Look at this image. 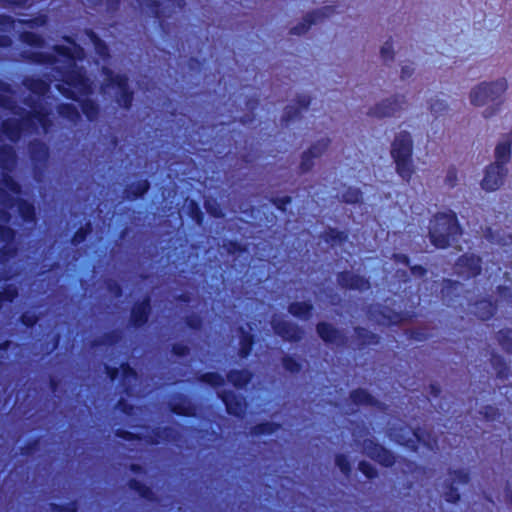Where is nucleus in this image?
I'll list each match as a JSON object with an SVG mask.
<instances>
[{
  "label": "nucleus",
  "mask_w": 512,
  "mask_h": 512,
  "mask_svg": "<svg viewBox=\"0 0 512 512\" xmlns=\"http://www.w3.org/2000/svg\"><path fill=\"white\" fill-rule=\"evenodd\" d=\"M462 233V227L455 212H437L431 219L428 236L434 247L447 249L452 242L458 241Z\"/></svg>",
  "instance_id": "f257e3e1"
},
{
  "label": "nucleus",
  "mask_w": 512,
  "mask_h": 512,
  "mask_svg": "<svg viewBox=\"0 0 512 512\" xmlns=\"http://www.w3.org/2000/svg\"><path fill=\"white\" fill-rule=\"evenodd\" d=\"M507 81L505 78L492 82H482L470 92V101L474 106H484L491 103V106L483 112L485 118H490L496 114L502 104V96L507 90Z\"/></svg>",
  "instance_id": "f03ea898"
},
{
  "label": "nucleus",
  "mask_w": 512,
  "mask_h": 512,
  "mask_svg": "<svg viewBox=\"0 0 512 512\" xmlns=\"http://www.w3.org/2000/svg\"><path fill=\"white\" fill-rule=\"evenodd\" d=\"M413 140L409 132L401 131L391 145V156L395 162L397 174L409 182L414 174Z\"/></svg>",
  "instance_id": "7ed1b4c3"
},
{
  "label": "nucleus",
  "mask_w": 512,
  "mask_h": 512,
  "mask_svg": "<svg viewBox=\"0 0 512 512\" xmlns=\"http://www.w3.org/2000/svg\"><path fill=\"white\" fill-rule=\"evenodd\" d=\"M114 435L128 442L145 440V442L150 445H158L162 441L172 442L180 438L178 431L171 426L155 427L152 429L151 434L147 436L123 428H117L114 431Z\"/></svg>",
  "instance_id": "20e7f679"
},
{
  "label": "nucleus",
  "mask_w": 512,
  "mask_h": 512,
  "mask_svg": "<svg viewBox=\"0 0 512 512\" xmlns=\"http://www.w3.org/2000/svg\"><path fill=\"white\" fill-rule=\"evenodd\" d=\"M24 103L30 107L23 117L29 132H36L41 128L44 133H48L53 126L51 111L32 98H26Z\"/></svg>",
  "instance_id": "39448f33"
},
{
  "label": "nucleus",
  "mask_w": 512,
  "mask_h": 512,
  "mask_svg": "<svg viewBox=\"0 0 512 512\" xmlns=\"http://www.w3.org/2000/svg\"><path fill=\"white\" fill-rule=\"evenodd\" d=\"M62 82L68 86L67 89L73 90L78 96H90L93 94V83L87 76L83 67L72 65L62 72ZM66 89L60 85L57 88Z\"/></svg>",
  "instance_id": "423d86ee"
},
{
  "label": "nucleus",
  "mask_w": 512,
  "mask_h": 512,
  "mask_svg": "<svg viewBox=\"0 0 512 512\" xmlns=\"http://www.w3.org/2000/svg\"><path fill=\"white\" fill-rule=\"evenodd\" d=\"M105 74L108 76L109 85L117 89L115 101L119 107L124 110H130L134 102V91L129 85V78L125 74H114L107 69Z\"/></svg>",
  "instance_id": "0eeeda50"
},
{
  "label": "nucleus",
  "mask_w": 512,
  "mask_h": 512,
  "mask_svg": "<svg viewBox=\"0 0 512 512\" xmlns=\"http://www.w3.org/2000/svg\"><path fill=\"white\" fill-rule=\"evenodd\" d=\"M0 204L6 208H13L16 205L17 212L23 222H36L37 213L34 204L23 198H14L2 188H0Z\"/></svg>",
  "instance_id": "6e6552de"
},
{
  "label": "nucleus",
  "mask_w": 512,
  "mask_h": 512,
  "mask_svg": "<svg viewBox=\"0 0 512 512\" xmlns=\"http://www.w3.org/2000/svg\"><path fill=\"white\" fill-rule=\"evenodd\" d=\"M362 446L366 455L373 461L377 462L380 466L391 468L395 465L397 457L394 452L376 440L366 438L363 440Z\"/></svg>",
  "instance_id": "1a4fd4ad"
},
{
  "label": "nucleus",
  "mask_w": 512,
  "mask_h": 512,
  "mask_svg": "<svg viewBox=\"0 0 512 512\" xmlns=\"http://www.w3.org/2000/svg\"><path fill=\"white\" fill-rule=\"evenodd\" d=\"M482 258L474 253L460 255L456 262V272L462 278L469 280L478 277L482 273Z\"/></svg>",
  "instance_id": "9d476101"
},
{
  "label": "nucleus",
  "mask_w": 512,
  "mask_h": 512,
  "mask_svg": "<svg viewBox=\"0 0 512 512\" xmlns=\"http://www.w3.org/2000/svg\"><path fill=\"white\" fill-rule=\"evenodd\" d=\"M152 312L151 296L146 294L141 300L135 301L130 309L129 325L134 329L144 328Z\"/></svg>",
  "instance_id": "9b49d317"
},
{
  "label": "nucleus",
  "mask_w": 512,
  "mask_h": 512,
  "mask_svg": "<svg viewBox=\"0 0 512 512\" xmlns=\"http://www.w3.org/2000/svg\"><path fill=\"white\" fill-rule=\"evenodd\" d=\"M334 12V6H324L322 8L312 10L306 13L302 21L293 26L289 33L297 36L304 35L309 31L312 25L316 24L319 20L329 17Z\"/></svg>",
  "instance_id": "f8f14e48"
},
{
  "label": "nucleus",
  "mask_w": 512,
  "mask_h": 512,
  "mask_svg": "<svg viewBox=\"0 0 512 512\" xmlns=\"http://www.w3.org/2000/svg\"><path fill=\"white\" fill-rule=\"evenodd\" d=\"M58 91L66 98L72 101H75L79 104L80 109L86 119L89 122H94L98 119L100 115V106L99 104L89 98V96L80 98L73 90L71 89H61L58 87Z\"/></svg>",
  "instance_id": "ddd939ff"
},
{
  "label": "nucleus",
  "mask_w": 512,
  "mask_h": 512,
  "mask_svg": "<svg viewBox=\"0 0 512 512\" xmlns=\"http://www.w3.org/2000/svg\"><path fill=\"white\" fill-rule=\"evenodd\" d=\"M331 140L329 138H322L313 143L301 155V162L299 169L301 173H308L314 167V160L321 157L329 148Z\"/></svg>",
  "instance_id": "4468645a"
},
{
  "label": "nucleus",
  "mask_w": 512,
  "mask_h": 512,
  "mask_svg": "<svg viewBox=\"0 0 512 512\" xmlns=\"http://www.w3.org/2000/svg\"><path fill=\"white\" fill-rule=\"evenodd\" d=\"M217 396L224 404L228 415L239 419L243 418L246 404L241 395L233 390H222L217 393Z\"/></svg>",
  "instance_id": "2eb2a0df"
},
{
  "label": "nucleus",
  "mask_w": 512,
  "mask_h": 512,
  "mask_svg": "<svg viewBox=\"0 0 512 512\" xmlns=\"http://www.w3.org/2000/svg\"><path fill=\"white\" fill-rule=\"evenodd\" d=\"M336 279L338 285L346 290L367 291L371 288V283L368 278L349 270L338 272Z\"/></svg>",
  "instance_id": "dca6fc26"
},
{
  "label": "nucleus",
  "mask_w": 512,
  "mask_h": 512,
  "mask_svg": "<svg viewBox=\"0 0 512 512\" xmlns=\"http://www.w3.org/2000/svg\"><path fill=\"white\" fill-rule=\"evenodd\" d=\"M506 176V167L492 163L485 169L484 177L481 181V187L488 192L496 191L501 187Z\"/></svg>",
  "instance_id": "f3484780"
},
{
  "label": "nucleus",
  "mask_w": 512,
  "mask_h": 512,
  "mask_svg": "<svg viewBox=\"0 0 512 512\" xmlns=\"http://www.w3.org/2000/svg\"><path fill=\"white\" fill-rule=\"evenodd\" d=\"M271 326L274 333L284 341L298 343L303 337V329L296 323L286 320H273Z\"/></svg>",
  "instance_id": "a211bd4d"
},
{
  "label": "nucleus",
  "mask_w": 512,
  "mask_h": 512,
  "mask_svg": "<svg viewBox=\"0 0 512 512\" xmlns=\"http://www.w3.org/2000/svg\"><path fill=\"white\" fill-rule=\"evenodd\" d=\"M403 103H405L404 96L394 95L371 107L368 111V115L380 119L392 117L402 108Z\"/></svg>",
  "instance_id": "6ab92c4d"
},
{
  "label": "nucleus",
  "mask_w": 512,
  "mask_h": 512,
  "mask_svg": "<svg viewBox=\"0 0 512 512\" xmlns=\"http://www.w3.org/2000/svg\"><path fill=\"white\" fill-rule=\"evenodd\" d=\"M1 131L9 141L16 143L24 132H29V129L26 127L23 117L20 119L7 118L1 122Z\"/></svg>",
  "instance_id": "aec40b11"
},
{
  "label": "nucleus",
  "mask_w": 512,
  "mask_h": 512,
  "mask_svg": "<svg viewBox=\"0 0 512 512\" xmlns=\"http://www.w3.org/2000/svg\"><path fill=\"white\" fill-rule=\"evenodd\" d=\"M316 332L319 338L326 344H343L347 340L346 336L329 322H318L316 324Z\"/></svg>",
  "instance_id": "412c9836"
},
{
  "label": "nucleus",
  "mask_w": 512,
  "mask_h": 512,
  "mask_svg": "<svg viewBox=\"0 0 512 512\" xmlns=\"http://www.w3.org/2000/svg\"><path fill=\"white\" fill-rule=\"evenodd\" d=\"M169 410L172 414L182 417H195L197 407L185 394H178L174 401L169 403Z\"/></svg>",
  "instance_id": "4be33fe9"
},
{
  "label": "nucleus",
  "mask_w": 512,
  "mask_h": 512,
  "mask_svg": "<svg viewBox=\"0 0 512 512\" xmlns=\"http://www.w3.org/2000/svg\"><path fill=\"white\" fill-rule=\"evenodd\" d=\"M350 401L356 406H368L383 409L384 404L364 388H355L349 393Z\"/></svg>",
  "instance_id": "5701e85b"
},
{
  "label": "nucleus",
  "mask_w": 512,
  "mask_h": 512,
  "mask_svg": "<svg viewBox=\"0 0 512 512\" xmlns=\"http://www.w3.org/2000/svg\"><path fill=\"white\" fill-rule=\"evenodd\" d=\"M254 373L248 368L230 369L226 373L227 381L236 389H245L253 380Z\"/></svg>",
  "instance_id": "b1692460"
},
{
  "label": "nucleus",
  "mask_w": 512,
  "mask_h": 512,
  "mask_svg": "<svg viewBox=\"0 0 512 512\" xmlns=\"http://www.w3.org/2000/svg\"><path fill=\"white\" fill-rule=\"evenodd\" d=\"M475 316L481 321H488L497 312V303L489 297L476 300L473 304Z\"/></svg>",
  "instance_id": "393cba45"
},
{
  "label": "nucleus",
  "mask_w": 512,
  "mask_h": 512,
  "mask_svg": "<svg viewBox=\"0 0 512 512\" xmlns=\"http://www.w3.org/2000/svg\"><path fill=\"white\" fill-rule=\"evenodd\" d=\"M151 188L148 179H140L138 181L127 184L123 189V197L128 201H135L143 198Z\"/></svg>",
  "instance_id": "a878e982"
},
{
  "label": "nucleus",
  "mask_w": 512,
  "mask_h": 512,
  "mask_svg": "<svg viewBox=\"0 0 512 512\" xmlns=\"http://www.w3.org/2000/svg\"><path fill=\"white\" fill-rule=\"evenodd\" d=\"M28 152L31 161L35 165L46 164L50 157V150L48 145L38 139H35L29 143Z\"/></svg>",
  "instance_id": "bb28decb"
},
{
  "label": "nucleus",
  "mask_w": 512,
  "mask_h": 512,
  "mask_svg": "<svg viewBox=\"0 0 512 512\" xmlns=\"http://www.w3.org/2000/svg\"><path fill=\"white\" fill-rule=\"evenodd\" d=\"M23 86L38 98L45 97L50 91V83L40 77L26 76L22 80Z\"/></svg>",
  "instance_id": "cd10ccee"
},
{
  "label": "nucleus",
  "mask_w": 512,
  "mask_h": 512,
  "mask_svg": "<svg viewBox=\"0 0 512 512\" xmlns=\"http://www.w3.org/2000/svg\"><path fill=\"white\" fill-rule=\"evenodd\" d=\"M239 333V349L238 356L241 359H247L253 351L254 345L256 343V337L251 332L245 330L243 326L238 328Z\"/></svg>",
  "instance_id": "c85d7f7f"
},
{
  "label": "nucleus",
  "mask_w": 512,
  "mask_h": 512,
  "mask_svg": "<svg viewBox=\"0 0 512 512\" xmlns=\"http://www.w3.org/2000/svg\"><path fill=\"white\" fill-rule=\"evenodd\" d=\"M127 486L131 491L137 493L141 499L147 502L155 503L158 500L153 489L136 478H130L127 481Z\"/></svg>",
  "instance_id": "c756f323"
},
{
  "label": "nucleus",
  "mask_w": 512,
  "mask_h": 512,
  "mask_svg": "<svg viewBox=\"0 0 512 512\" xmlns=\"http://www.w3.org/2000/svg\"><path fill=\"white\" fill-rule=\"evenodd\" d=\"M15 91L12 85L2 79H0V108L9 110L13 113H17L16 101L11 97Z\"/></svg>",
  "instance_id": "7c9ffc66"
},
{
  "label": "nucleus",
  "mask_w": 512,
  "mask_h": 512,
  "mask_svg": "<svg viewBox=\"0 0 512 512\" xmlns=\"http://www.w3.org/2000/svg\"><path fill=\"white\" fill-rule=\"evenodd\" d=\"M357 345L359 348H366L370 345H377L380 342V336L364 327L356 326L354 328Z\"/></svg>",
  "instance_id": "2f4dec72"
},
{
  "label": "nucleus",
  "mask_w": 512,
  "mask_h": 512,
  "mask_svg": "<svg viewBox=\"0 0 512 512\" xmlns=\"http://www.w3.org/2000/svg\"><path fill=\"white\" fill-rule=\"evenodd\" d=\"M314 306L310 301H294L288 305V312L296 318L308 320L313 313Z\"/></svg>",
  "instance_id": "473e14b6"
},
{
  "label": "nucleus",
  "mask_w": 512,
  "mask_h": 512,
  "mask_svg": "<svg viewBox=\"0 0 512 512\" xmlns=\"http://www.w3.org/2000/svg\"><path fill=\"white\" fill-rule=\"evenodd\" d=\"M321 238L328 245H341L348 241V233L343 230H338L334 227H327L322 233Z\"/></svg>",
  "instance_id": "72a5a7b5"
},
{
  "label": "nucleus",
  "mask_w": 512,
  "mask_h": 512,
  "mask_svg": "<svg viewBox=\"0 0 512 512\" xmlns=\"http://www.w3.org/2000/svg\"><path fill=\"white\" fill-rule=\"evenodd\" d=\"M491 365L496 372V379L505 382L510 376V367L505 358L498 354H492Z\"/></svg>",
  "instance_id": "f704fd0d"
},
{
  "label": "nucleus",
  "mask_w": 512,
  "mask_h": 512,
  "mask_svg": "<svg viewBox=\"0 0 512 512\" xmlns=\"http://www.w3.org/2000/svg\"><path fill=\"white\" fill-rule=\"evenodd\" d=\"M512 149V134L511 138L500 142L495 148V163L496 165H505L510 161Z\"/></svg>",
  "instance_id": "c9c22d12"
},
{
  "label": "nucleus",
  "mask_w": 512,
  "mask_h": 512,
  "mask_svg": "<svg viewBox=\"0 0 512 512\" xmlns=\"http://www.w3.org/2000/svg\"><path fill=\"white\" fill-rule=\"evenodd\" d=\"M281 425L272 421H263L253 425L250 428V434L253 436L272 435L280 429Z\"/></svg>",
  "instance_id": "e433bc0d"
},
{
  "label": "nucleus",
  "mask_w": 512,
  "mask_h": 512,
  "mask_svg": "<svg viewBox=\"0 0 512 512\" xmlns=\"http://www.w3.org/2000/svg\"><path fill=\"white\" fill-rule=\"evenodd\" d=\"M57 113L63 119L76 123L81 119V115L77 107L72 103H60L57 106Z\"/></svg>",
  "instance_id": "4c0bfd02"
},
{
  "label": "nucleus",
  "mask_w": 512,
  "mask_h": 512,
  "mask_svg": "<svg viewBox=\"0 0 512 512\" xmlns=\"http://www.w3.org/2000/svg\"><path fill=\"white\" fill-rule=\"evenodd\" d=\"M197 381L212 388H218L225 385V378L218 372L208 371L197 376Z\"/></svg>",
  "instance_id": "58836bf2"
},
{
  "label": "nucleus",
  "mask_w": 512,
  "mask_h": 512,
  "mask_svg": "<svg viewBox=\"0 0 512 512\" xmlns=\"http://www.w3.org/2000/svg\"><path fill=\"white\" fill-rule=\"evenodd\" d=\"M461 287V283L457 280L452 279H444L441 289V294L444 299L447 301H454L456 297L459 295V289Z\"/></svg>",
  "instance_id": "ea45409f"
},
{
  "label": "nucleus",
  "mask_w": 512,
  "mask_h": 512,
  "mask_svg": "<svg viewBox=\"0 0 512 512\" xmlns=\"http://www.w3.org/2000/svg\"><path fill=\"white\" fill-rule=\"evenodd\" d=\"M86 35L92 42L95 52L102 58L109 56V48L107 43L100 38L92 29L86 30Z\"/></svg>",
  "instance_id": "a19ab883"
},
{
  "label": "nucleus",
  "mask_w": 512,
  "mask_h": 512,
  "mask_svg": "<svg viewBox=\"0 0 512 512\" xmlns=\"http://www.w3.org/2000/svg\"><path fill=\"white\" fill-rule=\"evenodd\" d=\"M146 7L151 12L152 16L163 26L168 15L160 0H145Z\"/></svg>",
  "instance_id": "79ce46f5"
},
{
  "label": "nucleus",
  "mask_w": 512,
  "mask_h": 512,
  "mask_svg": "<svg viewBox=\"0 0 512 512\" xmlns=\"http://www.w3.org/2000/svg\"><path fill=\"white\" fill-rule=\"evenodd\" d=\"M496 340L506 353L512 354V328L505 327L498 330Z\"/></svg>",
  "instance_id": "37998d69"
},
{
  "label": "nucleus",
  "mask_w": 512,
  "mask_h": 512,
  "mask_svg": "<svg viewBox=\"0 0 512 512\" xmlns=\"http://www.w3.org/2000/svg\"><path fill=\"white\" fill-rule=\"evenodd\" d=\"M281 364L284 370L291 374H298L303 368L301 359L294 355H284L281 358Z\"/></svg>",
  "instance_id": "c03bdc74"
},
{
  "label": "nucleus",
  "mask_w": 512,
  "mask_h": 512,
  "mask_svg": "<svg viewBox=\"0 0 512 512\" xmlns=\"http://www.w3.org/2000/svg\"><path fill=\"white\" fill-rule=\"evenodd\" d=\"M187 215L189 218L198 226H202L204 223V213L199 205V203L190 199L187 203Z\"/></svg>",
  "instance_id": "a18cd8bd"
},
{
  "label": "nucleus",
  "mask_w": 512,
  "mask_h": 512,
  "mask_svg": "<svg viewBox=\"0 0 512 512\" xmlns=\"http://www.w3.org/2000/svg\"><path fill=\"white\" fill-rule=\"evenodd\" d=\"M20 40L25 45L34 48H42L45 44L43 37L32 31H23L20 34Z\"/></svg>",
  "instance_id": "49530a36"
},
{
  "label": "nucleus",
  "mask_w": 512,
  "mask_h": 512,
  "mask_svg": "<svg viewBox=\"0 0 512 512\" xmlns=\"http://www.w3.org/2000/svg\"><path fill=\"white\" fill-rule=\"evenodd\" d=\"M92 223L87 221L84 225L80 226L71 237V244L77 246L86 241L87 237L92 232Z\"/></svg>",
  "instance_id": "de8ad7c7"
},
{
  "label": "nucleus",
  "mask_w": 512,
  "mask_h": 512,
  "mask_svg": "<svg viewBox=\"0 0 512 512\" xmlns=\"http://www.w3.org/2000/svg\"><path fill=\"white\" fill-rule=\"evenodd\" d=\"M0 183L3 185L1 188L4 189L7 193L11 192L14 195H19L22 193V187L19 182L16 181L13 176L8 173H3Z\"/></svg>",
  "instance_id": "09e8293b"
},
{
  "label": "nucleus",
  "mask_w": 512,
  "mask_h": 512,
  "mask_svg": "<svg viewBox=\"0 0 512 512\" xmlns=\"http://www.w3.org/2000/svg\"><path fill=\"white\" fill-rule=\"evenodd\" d=\"M363 200V193L359 188L348 187L342 193V202L346 204H359Z\"/></svg>",
  "instance_id": "8fccbe9b"
},
{
  "label": "nucleus",
  "mask_w": 512,
  "mask_h": 512,
  "mask_svg": "<svg viewBox=\"0 0 512 512\" xmlns=\"http://www.w3.org/2000/svg\"><path fill=\"white\" fill-rule=\"evenodd\" d=\"M204 208L206 212L215 219H222L225 216L222 207L217 200L213 198H209L204 201Z\"/></svg>",
  "instance_id": "3c124183"
},
{
  "label": "nucleus",
  "mask_w": 512,
  "mask_h": 512,
  "mask_svg": "<svg viewBox=\"0 0 512 512\" xmlns=\"http://www.w3.org/2000/svg\"><path fill=\"white\" fill-rule=\"evenodd\" d=\"M335 465L339 468L341 473L345 477H350L352 473V466L348 456L344 453H338L335 455Z\"/></svg>",
  "instance_id": "603ef678"
},
{
  "label": "nucleus",
  "mask_w": 512,
  "mask_h": 512,
  "mask_svg": "<svg viewBox=\"0 0 512 512\" xmlns=\"http://www.w3.org/2000/svg\"><path fill=\"white\" fill-rule=\"evenodd\" d=\"M299 118H301L300 108L288 105L284 109V113L281 117V122L283 125L288 126L289 124H291L292 122Z\"/></svg>",
  "instance_id": "864d4df0"
},
{
  "label": "nucleus",
  "mask_w": 512,
  "mask_h": 512,
  "mask_svg": "<svg viewBox=\"0 0 512 512\" xmlns=\"http://www.w3.org/2000/svg\"><path fill=\"white\" fill-rule=\"evenodd\" d=\"M19 295L14 284H6L0 291V302L12 303Z\"/></svg>",
  "instance_id": "5fc2aeb1"
},
{
  "label": "nucleus",
  "mask_w": 512,
  "mask_h": 512,
  "mask_svg": "<svg viewBox=\"0 0 512 512\" xmlns=\"http://www.w3.org/2000/svg\"><path fill=\"white\" fill-rule=\"evenodd\" d=\"M18 253V248L15 244H3L0 247V264L4 265L13 259Z\"/></svg>",
  "instance_id": "6e6d98bb"
},
{
  "label": "nucleus",
  "mask_w": 512,
  "mask_h": 512,
  "mask_svg": "<svg viewBox=\"0 0 512 512\" xmlns=\"http://www.w3.org/2000/svg\"><path fill=\"white\" fill-rule=\"evenodd\" d=\"M443 496L445 501L451 504L457 503L461 498L460 492L453 482L445 483Z\"/></svg>",
  "instance_id": "4d7b16f0"
},
{
  "label": "nucleus",
  "mask_w": 512,
  "mask_h": 512,
  "mask_svg": "<svg viewBox=\"0 0 512 512\" xmlns=\"http://www.w3.org/2000/svg\"><path fill=\"white\" fill-rule=\"evenodd\" d=\"M41 445V438L34 437L33 439L28 440L21 448L20 454L22 456H31L37 451H39Z\"/></svg>",
  "instance_id": "13d9d810"
},
{
  "label": "nucleus",
  "mask_w": 512,
  "mask_h": 512,
  "mask_svg": "<svg viewBox=\"0 0 512 512\" xmlns=\"http://www.w3.org/2000/svg\"><path fill=\"white\" fill-rule=\"evenodd\" d=\"M16 158V153L11 145L4 144L0 146V165L5 168L6 163L13 162Z\"/></svg>",
  "instance_id": "bf43d9fd"
},
{
  "label": "nucleus",
  "mask_w": 512,
  "mask_h": 512,
  "mask_svg": "<svg viewBox=\"0 0 512 512\" xmlns=\"http://www.w3.org/2000/svg\"><path fill=\"white\" fill-rule=\"evenodd\" d=\"M20 24L29 28H38L43 27L48 22V17L46 14H38L29 19L19 20Z\"/></svg>",
  "instance_id": "052dcab7"
},
{
  "label": "nucleus",
  "mask_w": 512,
  "mask_h": 512,
  "mask_svg": "<svg viewBox=\"0 0 512 512\" xmlns=\"http://www.w3.org/2000/svg\"><path fill=\"white\" fill-rule=\"evenodd\" d=\"M16 231L8 225L0 224V242L3 244H14Z\"/></svg>",
  "instance_id": "680f3d73"
},
{
  "label": "nucleus",
  "mask_w": 512,
  "mask_h": 512,
  "mask_svg": "<svg viewBox=\"0 0 512 512\" xmlns=\"http://www.w3.org/2000/svg\"><path fill=\"white\" fill-rule=\"evenodd\" d=\"M358 470L368 479L374 480L378 477V470L368 461L361 460L358 463Z\"/></svg>",
  "instance_id": "e2e57ef3"
},
{
  "label": "nucleus",
  "mask_w": 512,
  "mask_h": 512,
  "mask_svg": "<svg viewBox=\"0 0 512 512\" xmlns=\"http://www.w3.org/2000/svg\"><path fill=\"white\" fill-rule=\"evenodd\" d=\"M480 414L488 422L498 421L501 417V413L496 406L485 405L480 410Z\"/></svg>",
  "instance_id": "0e129e2a"
},
{
  "label": "nucleus",
  "mask_w": 512,
  "mask_h": 512,
  "mask_svg": "<svg viewBox=\"0 0 512 512\" xmlns=\"http://www.w3.org/2000/svg\"><path fill=\"white\" fill-rule=\"evenodd\" d=\"M224 248L230 255L243 254L247 252L246 245L237 240H227L224 244Z\"/></svg>",
  "instance_id": "69168bd1"
},
{
  "label": "nucleus",
  "mask_w": 512,
  "mask_h": 512,
  "mask_svg": "<svg viewBox=\"0 0 512 512\" xmlns=\"http://www.w3.org/2000/svg\"><path fill=\"white\" fill-rule=\"evenodd\" d=\"M49 508L52 512H78V502L72 500L64 504L50 503Z\"/></svg>",
  "instance_id": "338daca9"
},
{
  "label": "nucleus",
  "mask_w": 512,
  "mask_h": 512,
  "mask_svg": "<svg viewBox=\"0 0 512 512\" xmlns=\"http://www.w3.org/2000/svg\"><path fill=\"white\" fill-rule=\"evenodd\" d=\"M185 325L193 330L200 331L203 328V319L199 314L192 313L185 317L184 319Z\"/></svg>",
  "instance_id": "774afa93"
}]
</instances>
